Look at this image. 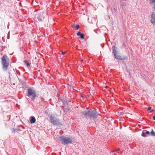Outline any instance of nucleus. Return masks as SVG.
<instances>
[{
    "instance_id": "obj_1",
    "label": "nucleus",
    "mask_w": 155,
    "mask_h": 155,
    "mask_svg": "<svg viewBox=\"0 0 155 155\" xmlns=\"http://www.w3.org/2000/svg\"><path fill=\"white\" fill-rule=\"evenodd\" d=\"M2 68L4 71L8 70L10 63L8 57L6 55L3 56L1 58Z\"/></svg>"
},
{
    "instance_id": "obj_2",
    "label": "nucleus",
    "mask_w": 155,
    "mask_h": 155,
    "mask_svg": "<svg viewBox=\"0 0 155 155\" xmlns=\"http://www.w3.org/2000/svg\"><path fill=\"white\" fill-rule=\"evenodd\" d=\"M83 114L87 117L91 118L95 117L97 115L96 111L95 110L90 109L88 111H85L83 112Z\"/></svg>"
},
{
    "instance_id": "obj_3",
    "label": "nucleus",
    "mask_w": 155,
    "mask_h": 155,
    "mask_svg": "<svg viewBox=\"0 0 155 155\" xmlns=\"http://www.w3.org/2000/svg\"><path fill=\"white\" fill-rule=\"evenodd\" d=\"M112 48H113V54L114 55L116 59L120 60H123L126 59V57L122 56L119 55H118V54L116 50L117 48L115 46H113Z\"/></svg>"
},
{
    "instance_id": "obj_4",
    "label": "nucleus",
    "mask_w": 155,
    "mask_h": 155,
    "mask_svg": "<svg viewBox=\"0 0 155 155\" xmlns=\"http://www.w3.org/2000/svg\"><path fill=\"white\" fill-rule=\"evenodd\" d=\"M59 139L61 142V143L64 144L71 143L72 142L71 138L61 136L59 137Z\"/></svg>"
},
{
    "instance_id": "obj_5",
    "label": "nucleus",
    "mask_w": 155,
    "mask_h": 155,
    "mask_svg": "<svg viewBox=\"0 0 155 155\" xmlns=\"http://www.w3.org/2000/svg\"><path fill=\"white\" fill-rule=\"evenodd\" d=\"M27 92L28 96H31V99L32 100H34L36 97V93L35 91L31 88H29Z\"/></svg>"
},
{
    "instance_id": "obj_6",
    "label": "nucleus",
    "mask_w": 155,
    "mask_h": 155,
    "mask_svg": "<svg viewBox=\"0 0 155 155\" xmlns=\"http://www.w3.org/2000/svg\"><path fill=\"white\" fill-rule=\"evenodd\" d=\"M50 119L51 123L54 125H60L61 124L59 120L55 118V117L51 115L50 117Z\"/></svg>"
},
{
    "instance_id": "obj_7",
    "label": "nucleus",
    "mask_w": 155,
    "mask_h": 155,
    "mask_svg": "<svg viewBox=\"0 0 155 155\" xmlns=\"http://www.w3.org/2000/svg\"><path fill=\"white\" fill-rule=\"evenodd\" d=\"M43 13H40L38 14V19L40 21H42L44 18V15Z\"/></svg>"
},
{
    "instance_id": "obj_8",
    "label": "nucleus",
    "mask_w": 155,
    "mask_h": 155,
    "mask_svg": "<svg viewBox=\"0 0 155 155\" xmlns=\"http://www.w3.org/2000/svg\"><path fill=\"white\" fill-rule=\"evenodd\" d=\"M151 22L153 24H155V13H153L151 16Z\"/></svg>"
},
{
    "instance_id": "obj_9",
    "label": "nucleus",
    "mask_w": 155,
    "mask_h": 155,
    "mask_svg": "<svg viewBox=\"0 0 155 155\" xmlns=\"http://www.w3.org/2000/svg\"><path fill=\"white\" fill-rule=\"evenodd\" d=\"M36 119L35 117H31L30 120V123L31 124H33L35 122Z\"/></svg>"
},
{
    "instance_id": "obj_10",
    "label": "nucleus",
    "mask_w": 155,
    "mask_h": 155,
    "mask_svg": "<svg viewBox=\"0 0 155 155\" xmlns=\"http://www.w3.org/2000/svg\"><path fill=\"white\" fill-rule=\"evenodd\" d=\"M150 134L151 136H155V133L153 129H152L151 132H150Z\"/></svg>"
},
{
    "instance_id": "obj_11",
    "label": "nucleus",
    "mask_w": 155,
    "mask_h": 155,
    "mask_svg": "<svg viewBox=\"0 0 155 155\" xmlns=\"http://www.w3.org/2000/svg\"><path fill=\"white\" fill-rule=\"evenodd\" d=\"M150 3L153 4L155 3V0H150Z\"/></svg>"
},
{
    "instance_id": "obj_12",
    "label": "nucleus",
    "mask_w": 155,
    "mask_h": 155,
    "mask_svg": "<svg viewBox=\"0 0 155 155\" xmlns=\"http://www.w3.org/2000/svg\"><path fill=\"white\" fill-rule=\"evenodd\" d=\"M146 134L144 132H143L141 134V135L142 137H147L146 135H145Z\"/></svg>"
},
{
    "instance_id": "obj_13",
    "label": "nucleus",
    "mask_w": 155,
    "mask_h": 155,
    "mask_svg": "<svg viewBox=\"0 0 155 155\" xmlns=\"http://www.w3.org/2000/svg\"><path fill=\"white\" fill-rule=\"evenodd\" d=\"M80 37L81 38L83 39L84 38V35L83 34H81L80 35Z\"/></svg>"
},
{
    "instance_id": "obj_14",
    "label": "nucleus",
    "mask_w": 155,
    "mask_h": 155,
    "mask_svg": "<svg viewBox=\"0 0 155 155\" xmlns=\"http://www.w3.org/2000/svg\"><path fill=\"white\" fill-rule=\"evenodd\" d=\"M24 62L26 63V65L27 66H28L29 65V63H28L26 61H25Z\"/></svg>"
},
{
    "instance_id": "obj_15",
    "label": "nucleus",
    "mask_w": 155,
    "mask_h": 155,
    "mask_svg": "<svg viewBox=\"0 0 155 155\" xmlns=\"http://www.w3.org/2000/svg\"><path fill=\"white\" fill-rule=\"evenodd\" d=\"M75 28H76V29L77 30H78V29L79 28V25H76L75 26Z\"/></svg>"
},
{
    "instance_id": "obj_16",
    "label": "nucleus",
    "mask_w": 155,
    "mask_h": 155,
    "mask_svg": "<svg viewBox=\"0 0 155 155\" xmlns=\"http://www.w3.org/2000/svg\"><path fill=\"white\" fill-rule=\"evenodd\" d=\"M145 131H146V132H145L146 134H150V133L149 131L146 130H145Z\"/></svg>"
},
{
    "instance_id": "obj_17",
    "label": "nucleus",
    "mask_w": 155,
    "mask_h": 155,
    "mask_svg": "<svg viewBox=\"0 0 155 155\" xmlns=\"http://www.w3.org/2000/svg\"><path fill=\"white\" fill-rule=\"evenodd\" d=\"M81 32H80V31H78L77 34V35H78V36H79L81 34Z\"/></svg>"
},
{
    "instance_id": "obj_18",
    "label": "nucleus",
    "mask_w": 155,
    "mask_h": 155,
    "mask_svg": "<svg viewBox=\"0 0 155 155\" xmlns=\"http://www.w3.org/2000/svg\"><path fill=\"white\" fill-rule=\"evenodd\" d=\"M151 108V107H148L147 108V110H150Z\"/></svg>"
},
{
    "instance_id": "obj_19",
    "label": "nucleus",
    "mask_w": 155,
    "mask_h": 155,
    "mask_svg": "<svg viewBox=\"0 0 155 155\" xmlns=\"http://www.w3.org/2000/svg\"><path fill=\"white\" fill-rule=\"evenodd\" d=\"M66 52V51H65V52H62V54H63V55H64V54Z\"/></svg>"
},
{
    "instance_id": "obj_20",
    "label": "nucleus",
    "mask_w": 155,
    "mask_h": 155,
    "mask_svg": "<svg viewBox=\"0 0 155 155\" xmlns=\"http://www.w3.org/2000/svg\"><path fill=\"white\" fill-rule=\"evenodd\" d=\"M153 119L155 120V115L153 117Z\"/></svg>"
},
{
    "instance_id": "obj_21",
    "label": "nucleus",
    "mask_w": 155,
    "mask_h": 155,
    "mask_svg": "<svg viewBox=\"0 0 155 155\" xmlns=\"http://www.w3.org/2000/svg\"><path fill=\"white\" fill-rule=\"evenodd\" d=\"M154 8L155 9V4L154 5Z\"/></svg>"
},
{
    "instance_id": "obj_22",
    "label": "nucleus",
    "mask_w": 155,
    "mask_h": 155,
    "mask_svg": "<svg viewBox=\"0 0 155 155\" xmlns=\"http://www.w3.org/2000/svg\"><path fill=\"white\" fill-rule=\"evenodd\" d=\"M83 61V60L82 59V60H81V62H82V61Z\"/></svg>"
},
{
    "instance_id": "obj_23",
    "label": "nucleus",
    "mask_w": 155,
    "mask_h": 155,
    "mask_svg": "<svg viewBox=\"0 0 155 155\" xmlns=\"http://www.w3.org/2000/svg\"><path fill=\"white\" fill-rule=\"evenodd\" d=\"M17 130L20 131L21 130L20 129H18Z\"/></svg>"
},
{
    "instance_id": "obj_24",
    "label": "nucleus",
    "mask_w": 155,
    "mask_h": 155,
    "mask_svg": "<svg viewBox=\"0 0 155 155\" xmlns=\"http://www.w3.org/2000/svg\"><path fill=\"white\" fill-rule=\"evenodd\" d=\"M119 149H117V150H116V151H117V150H119Z\"/></svg>"
},
{
    "instance_id": "obj_25",
    "label": "nucleus",
    "mask_w": 155,
    "mask_h": 155,
    "mask_svg": "<svg viewBox=\"0 0 155 155\" xmlns=\"http://www.w3.org/2000/svg\"><path fill=\"white\" fill-rule=\"evenodd\" d=\"M119 149H117V150H116V151H117V150H119Z\"/></svg>"
}]
</instances>
